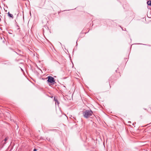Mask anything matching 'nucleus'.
<instances>
[{
  "mask_svg": "<svg viewBox=\"0 0 151 151\" xmlns=\"http://www.w3.org/2000/svg\"><path fill=\"white\" fill-rule=\"evenodd\" d=\"M83 115L85 118H88L91 116L93 115V114L91 110H87L83 112Z\"/></svg>",
  "mask_w": 151,
  "mask_h": 151,
  "instance_id": "obj_1",
  "label": "nucleus"
},
{
  "mask_svg": "<svg viewBox=\"0 0 151 151\" xmlns=\"http://www.w3.org/2000/svg\"><path fill=\"white\" fill-rule=\"evenodd\" d=\"M47 81L49 82L52 83L55 82L54 79L51 76H49L48 77Z\"/></svg>",
  "mask_w": 151,
  "mask_h": 151,
  "instance_id": "obj_2",
  "label": "nucleus"
},
{
  "mask_svg": "<svg viewBox=\"0 0 151 151\" xmlns=\"http://www.w3.org/2000/svg\"><path fill=\"white\" fill-rule=\"evenodd\" d=\"M8 15L9 17L12 18H13V15L12 14H10L9 12L8 13Z\"/></svg>",
  "mask_w": 151,
  "mask_h": 151,
  "instance_id": "obj_3",
  "label": "nucleus"
},
{
  "mask_svg": "<svg viewBox=\"0 0 151 151\" xmlns=\"http://www.w3.org/2000/svg\"><path fill=\"white\" fill-rule=\"evenodd\" d=\"M147 4L148 5L151 6V1H148L147 2Z\"/></svg>",
  "mask_w": 151,
  "mask_h": 151,
  "instance_id": "obj_4",
  "label": "nucleus"
},
{
  "mask_svg": "<svg viewBox=\"0 0 151 151\" xmlns=\"http://www.w3.org/2000/svg\"><path fill=\"white\" fill-rule=\"evenodd\" d=\"M8 139V137H6V138H5L4 139V141H7V140Z\"/></svg>",
  "mask_w": 151,
  "mask_h": 151,
  "instance_id": "obj_5",
  "label": "nucleus"
},
{
  "mask_svg": "<svg viewBox=\"0 0 151 151\" xmlns=\"http://www.w3.org/2000/svg\"><path fill=\"white\" fill-rule=\"evenodd\" d=\"M57 103V104L58 105V104H59V102L58 101V100H56V103Z\"/></svg>",
  "mask_w": 151,
  "mask_h": 151,
  "instance_id": "obj_6",
  "label": "nucleus"
},
{
  "mask_svg": "<svg viewBox=\"0 0 151 151\" xmlns=\"http://www.w3.org/2000/svg\"><path fill=\"white\" fill-rule=\"evenodd\" d=\"M54 100L55 102H56V100H57L55 97H54Z\"/></svg>",
  "mask_w": 151,
  "mask_h": 151,
  "instance_id": "obj_7",
  "label": "nucleus"
},
{
  "mask_svg": "<svg viewBox=\"0 0 151 151\" xmlns=\"http://www.w3.org/2000/svg\"><path fill=\"white\" fill-rule=\"evenodd\" d=\"M37 150V149H34L33 151H36Z\"/></svg>",
  "mask_w": 151,
  "mask_h": 151,
  "instance_id": "obj_8",
  "label": "nucleus"
}]
</instances>
